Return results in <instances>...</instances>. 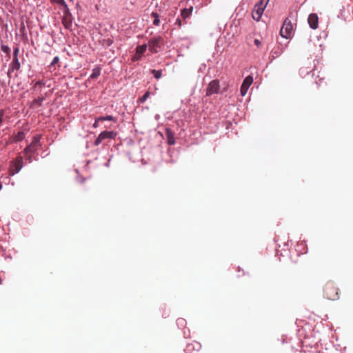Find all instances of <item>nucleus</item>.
Segmentation results:
<instances>
[{
	"instance_id": "obj_1",
	"label": "nucleus",
	"mask_w": 353,
	"mask_h": 353,
	"mask_svg": "<svg viewBox=\"0 0 353 353\" xmlns=\"http://www.w3.org/2000/svg\"><path fill=\"white\" fill-rule=\"evenodd\" d=\"M41 139V136L40 134L34 136L31 143L27 145L23 151V154L26 157V161L29 163H31L33 160H37V157H34V155L41 147V143L40 142Z\"/></svg>"
},
{
	"instance_id": "obj_2",
	"label": "nucleus",
	"mask_w": 353,
	"mask_h": 353,
	"mask_svg": "<svg viewBox=\"0 0 353 353\" xmlns=\"http://www.w3.org/2000/svg\"><path fill=\"white\" fill-rule=\"evenodd\" d=\"M324 296L329 300H337L339 298V289L332 282H327L324 287Z\"/></svg>"
},
{
	"instance_id": "obj_3",
	"label": "nucleus",
	"mask_w": 353,
	"mask_h": 353,
	"mask_svg": "<svg viewBox=\"0 0 353 353\" xmlns=\"http://www.w3.org/2000/svg\"><path fill=\"white\" fill-rule=\"evenodd\" d=\"M268 2L269 0H260L255 4L252 13L254 20L256 21L260 20Z\"/></svg>"
},
{
	"instance_id": "obj_4",
	"label": "nucleus",
	"mask_w": 353,
	"mask_h": 353,
	"mask_svg": "<svg viewBox=\"0 0 353 353\" xmlns=\"http://www.w3.org/2000/svg\"><path fill=\"white\" fill-rule=\"evenodd\" d=\"M164 43V39L161 36H157L148 41V46L152 54L157 53Z\"/></svg>"
},
{
	"instance_id": "obj_5",
	"label": "nucleus",
	"mask_w": 353,
	"mask_h": 353,
	"mask_svg": "<svg viewBox=\"0 0 353 353\" xmlns=\"http://www.w3.org/2000/svg\"><path fill=\"white\" fill-rule=\"evenodd\" d=\"M23 166V159L21 156H17L15 159H14L10 164L9 168V174L10 176H14V174L19 172L21 168Z\"/></svg>"
},
{
	"instance_id": "obj_6",
	"label": "nucleus",
	"mask_w": 353,
	"mask_h": 353,
	"mask_svg": "<svg viewBox=\"0 0 353 353\" xmlns=\"http://www.w3.org/2000/svg\"><path fill=\"white\" fill-rule=\"evenodd\" d=\"M117 136V132L113 130L101 132L94 141V145L98 146L107 139H114Z\"/></svg>"
},
{
	"instance_id": "obj_7",
	"label": "nucleus",
	"mask_w": 353,
	"mask_h": 353,
	"mask_svg": "<svg viewBox=\"0 0 353 353\" xmlns=\"http://www.w3.org/2000/svg\"><path fill=\"white\" fill-rule=\"evenodd\" d=\"M293 31V25L289 19H286L281 28V36L285 39H289L292 36Z\"/></svg>"
},
{
	"instance_id": "obj_8",
	"label": "nucleus",
	"mask_w": 353,
	"mask_h": 353,
	"mask_svg": "<svg viewBox=\"0 0 353 353\" xmlns=\"http://www.w3.org/2000/svg\"><path fill=\"white\" fill-rule=\"evenodd\" d=\"M63 15L61 19L62 24L66 29L70 30L72 26L73 18L68 7H65V9L63 10Z\"/></svg>"
},
{
	"instance_id": "obj_9",
	"label": "nucleus",
	"mask_w": 353,
	"mask_h": 353,
	"mask_svg": "<svg viewBox=\"0 0 353 353\" xmlns=\"http://www.w3.org/2000/svg\"><path fill=\"white\" fill-rule=\"evenodd\" d=\"M220 89L219 81L214 79L211 81L206 88V96L210 97L214 94H217Z\"/></svg>"
},
{
	"instance_id": "obj_10",
	"label": "nucleus",
	"mask_w": 353,
	"mask_h": 353,
	"mask_svg": "<svg viewBox=\"0 0 353 353\" xmlns=\"http://www.w3.org/2000/svg\"><path fill=\"white\" fill-rule=\"evenodd\" d=\"M353 12V7L350 5L342 6L338 14V17L346 21L351 18V13Z\"/></svg>"
},
{
	"instance_id": "obj_11",
	"label": "nucleus",
	"mask_w": 353,
	"mask_h": 353,
	"mask_svg": "<svg viewBox=\"0 0 353 353\" xmlns=\"http://www.w3.org/2000/svg\"><path fill=\"white\" fill-rule=\"evenodd\" d=\"M252 76L248 75L244 79L240 88V92L241 96L244 97L247 94L248 90L250 88V86L252 84Z\"/></svg>"
},
{
	"instance_id": "obj_12",
	"label": "nucleus",
	"mask_w": 353,
	"mask_h": 353,
	"mask_svg": "<svg viewBox=\"0 0 353 353\" xmlns=\"http://www.w3.org/2000/svg\"><path fill=\"white\" fill-rule=\"evenodd\" d=\"M109 121L114 123L117 122V118L112 115L102 116L95 119V121L92 125L94 128H97L99 126V122Z\"/></svg>"
},
{
	"instance_id": "obj_13",
	"label": "nucleus",
	"mask_w": 353,
	"mask_h": 353,
	"mask_svg": "<svg viewBox=\"0 0 353 353\" xmlns=\"http://www.w3.org/2000/svg\"><path fill=\"white\" fill-rule=\"evenodd\" d=\"M307 21L310 27L316 30L319 27V17L316 14L312 13L310 14L308 17Z\"/></svg>"
},
{
	"instance_id": "obj_14",
	"label": "nucleus",
	"mask_w": 353,
	"mask_h": 353,
	"mask_svg": "<svg viewBox=\"0 0 353 353\" xmlns=\"http://www.w3.org/2000/svg\"><path fill=\"white\" fill-rule=\"evenodd\" d=\"M192 11H193L192 6H190L189 8H183L181 10V16L182 17V18L184 21V23H183L184 24L187 23V22L185 21V19L190 17Z\"/></svg>"
},
{
	"instance_id": "obj_15",
	"label": "nucleus",
	"mask_w": 353,
	"mask_h": 353,
	"mask_svg": "<svg viewBox=\"0 0 353 353\" xmlns=\"http://www.w3.org/2000/svg\"><path fill=\"white\" fill-rule=\"evenodd\" d=\"M20 68V63L19 61L18 58H13L12 62L10 64V68L8 73L10 72H14V70H18Z\"/></svg>"
},
{
	"instance_id": "obj_16",
	"label": "nucleus",
	"mask_w": 353,
	"mask_h": 353,
	"mask_svg": "<svg viewBox=\"0 0 353 353\" xmlns=\"http://www.w3.org/2000/svg\"><path fill=\"white\" fill-rule=\"evenodd\" d=\"M165 135L167 137V142L169 145H172L175 143V138L173 132L170 129H166Z\"/></svg>"
},
{
	"instance_id": "obj_17",
	"label": "nucleus",
	"mask_w": 353,
	"mask_h": 353,
	"mask_svg": "<svg viewBox=\"0 0 353 353\" xmlns=\"http://www.w3.org/2000/svg\"><path fill=\"white\" fill-rule=\"evenodd\" d=\"M101 74V68L99 66H96L92 69V74L90 76V78L92 79H97Z\"/></svg>"
},
{
	"instance_id": "obj_18",
	"label": "nucleus",
	"mask_w": 353,
	"mask_h": 353,
	"mask_svg": "<svg viewBox=\"0 0 353 353\" xmlns=\"http://www.w3.org/2000/svg\"><path fill=\"white\" fill-rule=\"evenodd\" d=\"M196 349L198 350L199 348V344L196 343ZM195 349H196L195 344H194V343H188L185 346V347L184 349V351L185 352H187V353H191L192 351L195 350Z\"/></svg>"
},
{
	"instance_id": "obj_19",
	"label": "nucleus",
	"mask_w": 353,
	"mask_h": 353,
	"mask_svg": "<svg viewBox=\"0 0 353 353\" xmlns=\"http://www.w3.org/2000/svg\"><path fill=\"white\" fill-rule=\"evenodd\" d=\"M26 132L23 131L18 132L14 137V141L19 142L24 139Z\"/></svg>"
},
{
	"instance_id": "obj_20",
	"label": "nucleus",
	"mask_w": 353,
	"mask_h": 353,
	"mask_svg": "<svg viewBox=\"0 0 353 353\" xmlns=\"http://www.w3.org/2000/svg\"><path fill=\"white\" fill-rule=\"evenodd\" d=\"M148 47V44H143V45L138 46L136 48V51H137V54H140L143 55V53L146 51Z\"/></svg>"
},
{
	"instance_id": "obj_21",
	"label": "nucleus",
	"mask_w": 353,
	"mask_h": 353,
	"mask_svg": "<svg viewBox=\"0 0 353 353\" xmlns=\"http://www.w3.org/2000/svg\"><path fill=\"white\" fill-rule=\"evenodd\" d=\"M152 17L154 18L153 25L155 26H158L160 25L159 16L157 12H152Z\"/></svg>"
},
{
	"instance_id": "obj_22",
	"label": "nucleus",
	"mask_w": 353,
	"mask_h": 353,
	"mask_svg": "<svg viewBox=\"0 0 353 353\" xmlns=\"http://www.w3.org/2000/svg\"><path fill=\"white\" fill-rule=\"evenodd\" d=\"M150 92L149 91H147L145 92V94L141 97H140L139 99H138V102L139 103H143L145 102V101L148 99V97H150Z\"/></svg>"
},
{
	"instance_id": "obj_23",
	"label": "nucleus",
	"mask_w": 353,
	"mask_h": 353,
	"mask_svg": "<svg viewBox=\"0 0 353 353\" xmlns=\"http://www.w3.org/2000/svg\"><path fill=\"white\" fill-rule=\"evenodd\" d=\"M151 72L157 79H159L162 77V71L161 70H152Z\"/></svg>"
},
{
	"instance_id": "obj_24",
	"label": "nucleus",
	"mask_w": 353,
	"mask_h": 353,
	"mask_svg": "<svg viewBox=\"0 0 353 353\" xmlns=\"http://www.w3.org/2000/svg\"><path fill=\"white\" fill-rule=\"evenodd\" d=\"M52 3H57V5L61 6L65 9V7H68L65 0H50Z\"/></svg>"
},
{
	"instance_id": "obj_25",
	"label": "nucleus",
	"mask_w": 353,
	"mask_h": 353,
	"mask_svg": "<svg viewBox=\"0 0 353 353\" xmlns=\"http://www.w3.org/2000/svg\"><path fill=\"white\" fill-rule=\"evenodd\" d=\"M59 62V57L58 56L54 57L53 60L50 63V64L48 65L49 69L52 68Z\"/></svg>"
},
{
	"instance_id": "obj_26",
	"label": "nucleus",
	"mask_w": 353,
	"mask_h": 353,
	"mask_svg": "<svg viewBox=\"0 0 353 353\" xmlns=\"http://www.w3.org/2000/svg\"><path fill=\"white\" fill-rule=\"evenodd\" d=\"M44 101V97H39L33 101V104H37L39 106H41L43 101Z\"/></svg>"
},
{
	"instance_id": "obj_27",
	"label": "nucleus",
	"mask_w": 353,
	"mask_h": 353,
	"mask_svg": "<svg viewBox=\"0 0 353 353\" xmlns=\"http://www.w3.org/2000/svg\"><path fill=\"white\" fill-rule=\"evenodd\" d=\"M1 49L3 52L6 53L8 55H10V49L8 46L2 44L1 46Z\"/></svg>"
},
{
	"instance_id": "obj_28",
	"label": "nucleus",
	"mask_w": 353,
	"mask_h": 353,
	"mask_svg": "<svg viewBox=\"0 0 353 353\" xmlns=\"http://www.w3.org/2000/svg\"><path fill=\"white\" fill-rule=\"evenodd\" d=\"M141 58H142V55L140 54H137V52H136L135 54L132 58V61H139L141 59Z\"/></svg>"
},
{
	"instance_id": "obj_29",
	"label": "nucleus",
	"mask_w": 353,
	"mask_h": 353,
	"mask_svg": "<svg viewBox=\"0 0 353 353\" xmlns=\"http://www.w3.org/2000/svg\"><path fill=\"white\" fill-rule=\"evenodd\" d=\"M4 116H5V111H4V110L2 109L0 110V126L2 125Z\"/></svg>"
},
{
	"instance_id": "obj_30",
	"label": "nucleus",
	"mask_w": 353,
	"mask_h": 353,
	"mask_svg": "<svg viewBox=\"0 0 353 353\" xmlns=\"http://www.w3.org/2000/svg\"><path fill=\"white\" fill-rule=\"evenodd\" d=\"M176 323L179 326H183L185 323V320L183 319H178L176 320Z\"/></svg>"
},
{
	"instance_id": "obj_31",
	"label": "nucleus",
	"mask_w": 353,
	"mask_h": 353,
	"mask_svg": "<svg viewBox=\"0 0 353 353\" xmlns=\"http://www.w3.org/2000/svg\"><path fill=\"white\" fill-rule=\"evenodd\" d=\"M174 25L177 26V27L180 28L182 26V20L180 18H177L176 19Z\"/></svg>"
},
{
	"instance_id": "obj_32",
	"label": "nucleus",
	"mask_w": 353,
	"mask_h": 353,
	"mask_svg": "<svg viewBox=\"0 0 353 353\" xmlns=\"http://www.w3.org/2000/svg\"><path fill=\"white\" fill-rule=\"evenodd\" d=\"M19 52V48H14L13 58H18Z\"/></svg>"
},
{
	"instance_id": "obj_33",
	"label": "nucleus",
	"mask_w": 353,
	"mask_h": 353,
	"mask_svg": "<svg viewBox=\"0 0 353 353\" xmlns=\"http://www.w3.org/2000/svg\"><path fill=\"white\" fill-rule=\"evenodd\" d=\"M254 43L257 48H260L261 46V41L258 39H255Z\"/></svg>"
},
{
	"instance_id": "obj_34",
	"label": "nucleus",
	"mask_w": 353,
	"mask_h": 353,
	"mask_svg": "<svg viewBox=\"0 0 353 353\" xmlns=\"http://www.w3.org/2000/svg\"><path fill=\"white\" fill-rule=\"evenodd\" d=\"M45 85V83L42 81H37L35 84H34V87H37L39 85Z\"/></svg>"
},
{
	"instance_id": "obj_35",
	"label": "nucleus",
	"mask_w": 353,
	"mask_h": 353,
	"mask_svg": "<svg viewBox=\"0 0 353 353\" xmlns=\"http://www.w3.org/2000/svg\"><path fill=\"white\" fill-rule=\"evenodd\" d=\"M85 178H82V179H81V183H83V182L85 181Z\"/></svg>"
},
{
	"instance_id": "obj_36",
	"label": "nucleus",
	"mask_w": 353,
	"mask_h": 353,
	"mask_svg": "<svg viewBox=\"0 0 353 353\" xmlns=\"http://www.w3.org/2000/svg\"><path fill=\"white\" fill-rule=\"evenodd\" d=\"M2 188H3V185L1 183H0V190H1Z\"/></svg>"
}]
</instances>
